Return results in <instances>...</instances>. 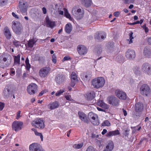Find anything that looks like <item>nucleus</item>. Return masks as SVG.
<instances>
[{"label": "nucleus", "mask_w": 151, "mask_h": 151, "mask_svg": "<svg viewBox=\"0 0 151 151\" xmlns=\"http://www.w3.org/2000/svg\"><path fill=\"white\" fill-rule=\"evenodd\" d=\"M29 151H45L42 149H40L39 145L37 143H33L30 145Z\"/></svg>", "instance_id": "nucleus-14"}, {"label": "nucleus", "mask_w": 151, "mask_h": 151, "mask_svg": "<svg viewBox=\"0 0 151 151\" xmlns=\"http://www.w3.org/2000/svg\"><path fill=\"white\" fill-rule=\"evenodd\" d=\"M143 109V104L140 103L136 104L135 105V110L137 112H141Z\"/></svg>", "instance_id": "nucleus-26"}, {"label": "nucleus", "mask_w": 151, "mask_h": 151, "mask_svg": "<svg viewBox=\"0 0 151 151\" xmlns=\"http://www.w3.org/2000/svg\"><path fill=\"white\" fill-rule=\"evenodd\" d=\"M63 10L64 11V16L67 18L69 19H71L70 14L68 12L67 9L65 8H64Z\"/></svg>", "instance_id": "nucleus-39"}, {"label": "nucleus", "mask_w": 151, "mask_h": 151, "mask_svg": "<svg viewBox=\"0 0 151 151\" xmlns=\"http://www.w3.org/2000/svg\"><path fill=\"white\" fill-rule=\"evenodd\" d=\"M26 68L27 70H29L30 68L31 65L29 63V60L28 58H27L25 60Z\"/></svg>", "instance_id": "nucleus-38"}, {"label": "nucleus", "mask_w": 151, "mask_h": 151, "mask_svg": "<svg viewBox=\"0 0 151 151\" xmlns=\"http://www.w3.org/2000/svg\"><path fill=\"white\" fill-rule=\"evenodd\" d=\"M13 43L14 45L16 47H18L20 45V42H19L17 41L16 40H15L13 42Z\"/></svg>", "instance_id": "nucleus-54"}, {"label": "nucleus", "mask_w": 151, "mask_h": 151, "mask_svg": "<svg viewBox=\"0 0 151 151\" xmlns=\"http://www.w3.org/2000/svg\"><path fill=\"white\" fill-rule=\"evenodd\" d=\"M36 41L37 40L34 38L30 39L28 41V46L30 48H32L33 47L34 45L36 43Z\"/></svg>", "instance_id": "nucleus-30"}, {"label": "nucleus", "mask_w": 151, "mask_h": 151, "mask_svg": "<svg viewBox=\"0 0 151 151\" xmlns=\"http://www.w3.org/2000/svg\"><path fill=\"white\" fill-rule=\"evenodd\" d=\"M72 13L75 16H79L82 18L84 14V11L81 10V9L78 7L75 6L74 7L72 10Z\"/></svg>", "instance_id": "nucleus-6"}, {"label": "nucleus", "mask_w": 151, "mask_h": 151, "mask_svg": "<svg viewBox=\"0 0 151 151\" xmlns=\"http://www.w3.org/2000/svg\"><path fill=\"white\" fill-rule=\"evenodd\" d=\"M98 104L101 107L106 109H108L109 107V106L105 104L102 101H99Z\"/></svg>", "instance_id": "nucleus-34"}, {"label": "nucleus", "mask_w": 151, "mask_h": 151, "mask_svg": "<svg viewBox=\"0 0 151 151\" xmlns=\"http://www.w3.org/2000/svg\"><path fill=\"white\" fill-rule=\"evenodd\" d=\"M22 122L16 121L14 122L12 124V127L13 129L16 132H18L21 130L23 125Z\"/></svg>", "instance_id": "nucleus-10"}, {"label": "nucleus", "mask_w": 151, "mask_h": 151, "mask_svg": "<svg viewBox=\"0 0 151 151\" xmlns=\"http://www.w3.org/2000/svg\"><path fill=\"white\" fill-rule=\"evenodd\" d=\"M72 27L71 24L70 23L66 24L65 26V32L69 34L72 31Z\"/></svg>", "instance_id": "nucleus-29"}, {"label": "nucleus", "mask_w": 151, "mask_h": 151, "mask_svg": "<svg viewBox=\"0 0 151 151\" xmlns=\"http://www.w3.org/2000/svg\"><path fill=\"white\" fill-rule=\"evenodd\" d=\"M143 52L144 55L147 57H149L151 54V52L150 51L149 48L147 47H145L144 48Z\"/></svg>", "instance_id": "nucleus-28"}, {"label": "nucleus", "mask_w": 151, "mask_h": 151, "mask_svg": "<svg viewBox=\"0 0 151 151\" xmlns=\"http://www.w3.org/2000/svg\"><path fill=\"white\" fill-rule=\"evenodd\" d=\"M32 126L39 129H43L44 127V122L41 119H37L31 123Z\"/></svg>", "instance_id": "nucleus-5"}, {"label": "nucleus", "mask_w": 151, "mask_h": 151, "mask_svg": "<svg viewBox=\"0 0 151 151\" xmlns=\"http://www.w3.org/2000/svg\"><path fill=\"white\" fill-rule=\"evenodd\" d=\"M7 0H0V6H2L6 4Z\"/></svg>", "instance_id": "nucleus-48"}, {"label": "nucleus", "mask_w": 151, "mask_h": 151, "mask_svg": "<svg viewBox=\"0 0 151 151\" xmlns=\"http://www.w3.org/2000/svg\"><path fill=\"white\" fill-rule=\"evenodd\" d=\"M47 91L45 90L42 91L39 94V96H42L44 94L46 93Z\"/></svg>", "instance_id": "nucleus-60"}, {"label": "nucleus", "mask_w": 151, "mask_h": 151, "mask_svg": "<svg viewBox=\"0 0 151 151\" xmlns=\"http://www.w3.org/2000/svg\"><path fill=\"white\" fill-rule=\"evenodd\" d=\"M10 89L9 87L5 88L3 92L4 96L6 98H8L9 96Z\"/></svg>", "instance_id": "nucleus-35"}, {"label": "nucleus", "mask_w": 151, "mask_h": 151, "mask_svg": "<svg viewBox=\"0 0 151 151\" xmlns=\"http://www.w3.org/2000/svg\"><path fill=\"white\" fill-rule=\"evenodd\" d=\"M133 33L132 32H131L129 34V39H128L127 40L129 41V43L130 44L133 42L132 40L133 39V37H132V35Z\"/></svg>", "instance_id": "nucleus-42"}, {"label": "nucleus", "mask_w": 151, "mask_h": 151, "mask_svg": "<svg viewBox=\"0 0 151 151\" xmlns=\"http://www.w3.org/2000/svg\"><path fill=\"white\" fill-rule=\"evenodd\" d=\"M120 14V13L119 12H116L114 13V15L116 17H118Z\"/></svg>", "instance_id": "nucleus-59"}, {"label": "nucleus", "mask_w": 151, "mask_h": 151, "mask_svg": "<svg viewBox=\"0 0 151 151\" xmlns=\"http://www.w3.org/2000/svg\"><path fill=\"white\" fill-rule=\"evenodd\" d=\"M52 62L54 63H55L56 62V56L55 54H54L52 56Z\"/></svg>", "instance_id": "nucleus-49"}, {"label": "nucleus", "mask_w": 151, "mask_h": 151, "mask_svg": "<svg viewBox=\"0 0 151 151\" xmlns=\"http://www.w3.org/2000/svg\"><path fill=\"white\" fill-rule=\"evenodd\" d=\"M114 147L113 142L112 141L109 142L106 146V149L103 151H111Z\"/></svg>", "instance_id": "nucleus-27"}, {"label": "nucleus", "mask_w": 151, "mask_h": 151, "mask_svg": "<svg viewBox=\"0 0 151 151\" xmlns=\"http://www.w3.org/2000/svg\"><path fill=\"white\" fill-rule=\"evenodd\" d=\"M141 70L146 74L151 75V65L148 63H144L141 67Z\"/></svg>", "instance_id": "nucleus-8"}, {"label": "nucleus", "mask_w": 151, "mask_h": 151, "mask_svg": "<svg viewBox=\"0 0 151 151\" xmlns=\"http://www.w3.org/2000/svg\"><path fill=\"white\" fill-rule=\"evenodd\" d=\"M64 97L68 101H73V99L72 98L71 96L69 94H65L64 96Z\"/></svg>", "instance_id": "nucleus-40"}, {"label": "nucleus", "mask_w": 151, "mask_h": 151, "mask_svg": "<svg viewBox=\"0 0 151 151\" xmlns=\"http://www.w3.org/2000/svg\"><path fill=\"white\" fill-rule=\"evenodd\" d=\"M105 80L101 77H98L93 79L91 81V85L94 88L98 89L102 87L104 85Z\"/></svg>", "instance_id": "nucleus-2"}, {"label": "nucleus", "mask_w": 151, "mask_h": 151, "mask_svg": "<svg viewBox=\"0 0 151 151\" xmlns=\"http://www.w3.org/2000/svg\"><path fill=\"white\" fill-rule=\"evenodd\" d=\"M134 71L136 75H138L140 73L139 68L138 67H136L134 68Z\"/></svg>", "instance_id": "nucleus-45"}, {"label": "nucleus", "mask_w": 151, "mask_h": 151, "mask_svg": "<svg viewBox=\"0 0 151 151\" xmlns=\"http://www.w3.org/2000/svg\"><path fill=\"white\" fill-rule=\"evenodd\" d=\"M106 37V34L102 32H97L95 35V37L99 41H101L105 38Z\"/></svg>", "instance_id": "nucleus-17"}, {"label": "nucleus", "mask_w": 151, "mask_h": 151, "mask_svg": "<svg viewBox=\"0 0 151 151\" xmlns=\"http://www.w3.org/2000/svg\"><path fill=\"white\" fill-rule=\"evenodd\" d=\"M20 23L16 20L14 21L12 23V29H15L16 27H19V26L21 25Z\"/></svg>", "instance_id": "nucleus-36"}, {"label": "nucleus", "mask_w": 151, "mask_h": 151, "mask_svg": "<svg viewBox=\"0 0 151 151\" xmlns=\"http://www.w3.org/2000/svg\"><path fill=\"white\" fill-rule=\"evenodd\" d=\"M35 133L36 135L40 136L41 141H43V136L41 133L38 132L37 131H35Z\"/></svg>", "instance_id": "nucleus-47"}, {"label": "nucleus", "mask_w": 151, "mask_h": 151, "mask_svg": "<svg viewBox=\"0 0 151 151\" xmlns=\"http://www.w3.org/2000/svg\"><path fill=\"white\" fill-rule=\"evenodd\" d=\"M65 92V90L64 89L60 90L58 91L55 93V96H59Z\"/></svg>", "instance_id": "nucleus-44"}, {"label": "nucleus", "mask_w": 151, "mask_h": 151, "mask_svg": "<svg viewBox=\"0 0 151 151\" xmlns=\"http://www.w3.org/2000/svg\"><path fill=\"white\" fill-rule=\"evenodd\" d=\"M45 24L47 27L51 28H53L55 25V22L52 21L50 19H46Z\"/></svg>", "instance_id": "nucleus-22"}, {"label": "nucleus", "mask_w": 151, "mask_h": 151, "mask_svg": "<svg viewBox=\"0 0 151 151\" xmlns=\"http://www.w3.org/2000/svg\"><path fill=\"white\" fill-rule=\"evenodd\" d=\"M120 133L119 131L117 129L109 132L106 134V136L107 137H109L119 135Z\"/></svg>", "instance_id": "nucleus-21"}, {"label": "nucleus", "mask_w": 151, "mask_h": 151, "mask_svg": "<svg viewBox=\"0 0 151 151\" xmlns=\"http://www.w3.org/2000/svg\"><path fill=\"white\" fill-rule=\"evenodd\" d=\"M143 22V20L142 19H140V20L139 21H137L134 22L133 23H128V24L130 25H134L135 24H141Z\"/></svg>", "instance_id": "nucleus-43"}, {"label": "nucleus", "mask_w": 151, "mask_h": 151, "mask_svg": "<svg viewBox=\"0 0 151 151\" xmlns=\"http://www.w3.org/2000/svg\"><path fill=\"white\" fill-rule=\"evenodd\" d=\"M11 57L9 54H4L0 56V67H8L11 64Z\"/></svg>", "instance_id": "nucleus-1"}, {"label": "nucleus", "mask_w": 151, "mask_h": 151, "mask_svg": "<svg viewBox=\"0 0 151 151\" xmlns=\"http://www.w3.org/2000/svg\"><path fill=\"white\" fill-rule=\"evenodd\" d=\"M65 76L62 74L58 75L55 78L56 82L58 84L61 83L65 81Z\"/></svg>", "instance_id": "nucleus-19"}, {"label": "nucleus", "mask_w": 151, "mask_h": 151, "mask_svg": "<svg viewBox=\"0 0 151 151\" xmlns=\"http://www.w3.org/2000/svg\"><path fill=\"white\" fill-rule=\"evenodd\" d=\"M79 118L80 119L85 122L87 123L88 120L87 119L86 115L83 112H79L78 113Z\"/></svg>", "instance_id": "nucleus-25"}, {"label": "nucleus", "mask_w": 151, "mask_h": 151, "mask_svg": "<svg viewBox=\"0 0 151 151\" xmlns=\"http://www.w3.org/2000/svg\"><path fill=\"white\" fill-rule=\"evenodd\" d=\"M147 41L150 45H151V37H149L147 39Z\"/></svg>", "instance_id": "nucleus-64"}, {"label": "nucleus", "mask_w": 151, "mask_h": 151, "mask_svg": "<svg viewBox=\"0 0 151 151\" xmlns=\"http://www.w3.org/2000/svg\"><path fill=\"white\" fill-rule=\"evenodd\" d=\"M83 145V142H81L80 143H77L73 144V147L76 149H78L81 148Z\"/></svg>", "instance_id": "nucleus-37"}, {"label": "nucleus", "mask_w": 151, "mask_h": 151, "mask_svg": "<svg viewBox=\"0 0 151 151\" xmlns=\"http://www.w3.org/2000/svg\"><path fill=\"white\" fill-rule=\"evenodd\" d=\"M12 15L15 18L18 19L19 18V17L14 12H12Z\"/></svg>", "instance_id": "nucleus-62"}, {"label": "nucleus", "mask_w": 151, "mask_h": 151, "mask_svg": "<svg viewBox=\"0 0 151 151\" xmlns=\"http://www.w3.org/2000/svg\"><path fill=\"white\" fill-rule=\"evenodd\" d=\"M131 128L132 129V133L133 134L135 133L137 131V127H131Z\"/></svg>", "instance_id": "nucleus-58"}, {"label": "nucleus", "mask_w": 151, "mask_h": 151, "mask_svg": "<svg viewBox=\"0 0 151 151\" xmlns=\"http://www.w3.org/2000/svg\"><path fill=\"white\" fill-rule=\"evenodd\" d=\"M77 51L80 55H84L87 53L88 49L84 45H80L77 47Z\"/></svg>", "instance_id": "nucleus-13"}, {"label": "nucleus", "mask_w": 151, "mask_h": 151, "mask_svg": "<svg viewBox=\"0 0 151 151\" xmlns=\"http://www.w3.org/2000/svg\"><path fill=\"white\" fill-rule=\"evenodd\" d=\"M50 68L48 67H44L41 68L39 72V75L41 78H44L47 76L50 71Z\"/></svg>", "instance_id": "nucleus-11"}, {"label": "nucleus", "mask_w": 151, "mask_h": 151, "mask_svg": "<svg viewBox=\"0 0 151 151\" xmlns=\"http://www.w3.org/2000/svg\"><path fill=\"white\" fill-rule=\"evenodd\" d=\"M95 93L94 91H92L87 93L85 95V97L88 100L93 99L95 97Z\"/></svg>", "instance_id": "nucleus-24"}, {"label": "nucleus", "mask_w": 151, "mask_h": 151, "mask_svg": "<svg viewBox=\"0 0 151 151\" xmlns=\"http://www.w3.org/2000/svg\"><path fill=\"white\" fill-rule=\"evenodd\" d=\"M140 91L141 94L147 96L150 95L151 90L148 85L146 84H143L140 87Z\"/></svg>", "instance_id": "nucleus-3"}, {"label": "nucleus", "mask_w": 151, "mask_h": 151, "mask_svg": "<svg viewBox=\"0 0 151 151\" xmlns=\"http://www.w3.org/2000/svg\"><path fill=\"white\" fill-rule=\"evenodd\" d=\"M126 56L129 59H133L135 57V52L133 50L129 49L126 51Z\"/></svg>", "instance_id": "nucleus-18"}, {"label": "nucleus", "mask_w": 151, "mask_h": 151, "mask_svg": "<svg viewBox=\"0 0 151 151\" xmlns=\"http://www.w3.org/2000/svg\"><path fill=\"white\" fill-rule=\"evenodd\" d=\"M42 10L43 11V13L44 14H45L46 13L47 10L45 7H43L42 9Z\"/></svg>", "instance_id": "nucleus-63"}, {"label": "nucleus", "mask_w": 151, "mask_h": 151, "mask_svg": "<svg viewBox=\"0 0 151 151\" xmlns=\"http://www.w3.org/2000/svg\"><path fill=\"white\" fill-rule=\"evenodd\" d=\"M14 57V64L15 65H19L20 64V55L19 54Z\"/></svg>", "instance_id": "nucleus-32"}, {"label": "nucleus", "mask_w": 151, "mask_h": 151, "mask_svg": "<svg viewBox=\"0 0 151 151\" xmlns=\"http://www.w3.org/2000/svg\"><path fill=\"white\" fill-rule=\"evenodd\" d=\"M116 96L120 99L125 100L127 98L126 93L122 91L117 90L115 92Z\"/></svg>", "instance_id": "nucleus-15"}, {"label": "nucleus", "mask_w": 151, "mask_h": 151, "mask_svg": "<svg viewBox=\"0 0 151 151\" xmlns=\"http://www.w3.org/2000/svg\"><path fill=\"white\" fill-rule=\"evenodd\" d=\"M88 117L94 125H98L99 124L98 117L96 114L92 112H90L88 114Z\"/></svg>", "instance_id": "nucleus-4"}, {"label": "nucleus", "mask_w": 151, "mask_h": 151, "mask_svg": "<svg viewBox=\"0 0 151 151\" xmlns=\"http://www.w3.org/2000/svg\"><path fill=\"white\" fill-rule=\"evenodd\" d=\"M70 58L68 56H65L63 59L62 60V61L64 62V61L67 60H68L70 59Z\"/></svg>", "instance_id": "nucleus-57"}, {"label": "nucleus", "mask_w": 151, "mask_h": 151, "mask_svg": "<svg viewBox=\"0 0 151 151\" xmlns=\"http://www.w3.org/2000/svg\"><path fill=\"white\" fill-rule=\"evenodd\" d=\"M71 82L70 85L71 86L73 87L78 81L77 76L75 72H72L71 75Z\"/></svg>", "instance_id": "nucleus-16"}, {"label": "nucleus", "mask_w": 151, "mask_h": 151, "mask_svg": "<svg viewBox=\"0 0 151 151\" xmlns=\"http://www.w3.org/2000/svg\"><path fill=\"white\" fill-rule=\"evenodd\" d=\"M108 102L113 106H117L119 104V100L113 96H110L108 98Z\"/></svg>", "instance_id": "nucleus-12"}, {"label": "nucleus", "mask_w": 151, "mask_h": 151, "mask_svg": "<svg viewBox=\"0 0 151 151\" xmlns=\"http://www.w3.org/2000/svg\"><path fill=\"white\" fill-rule=\"evenodd\" d=\"M86 151H95L94 148L92 147L89 146L86 149Z\"/></svg>", "instance_id": "nucleus-51"}, {"label": "nucleus", "mask_w": 151, "mask_h": 151, "mask_svg": "<svg viewBox=\"0 0 151 151\" xmlns=\"http://www.w3.org/2000/svg\"><path fill=\"white\" fill-rule=\"evenodd\" d=\"M13 31L17 34H20L21 33L22 30V25L19 26V27H16L15 29H12Z\"/></svg>", "instance_id": "nucleus-33"}, {"label": "nucleus", "mask_w": 151, "mask_h": 151, "mask_svg": "<svg viewBox=\"0 0 151 151\" xmlns=\"http://www.w3.org/2000/svg\"><path fill=\"white\" fill-rule=\"evenodd\" d=\"M28 6L27 3L24 1H20L19 3V8L23 14L27 13Z\"/></svg>", "instance_id": "nucleus-9"}, {"label": "nucleus", "mask_w": 151, "mask_h": 151, "mask_svg": "<svg viewBox=\"0 0 151 151\" xmlns=\"http://www.w3.org/2000/svg\"><path fill=\"white\" fill-rule=\"evenodd\" d=\"M15 71L14 69L13 68H12L11 69L10 74L12 75L13 76L15 74Z\"/></svg>", "instance_id": "nucleus-55"}, {"label": "nucleus", "mask_w": 151, "mask_h": 151, "mask_svg": "<svg viewBox=\"0 0 151 151\" xmlns=\"http://www.w3.org/2000/svg\"><path fill=\"white\" fill-rule=\"evenodd\" d=\"M21 111H18L17 114V116L16 117V119H18L20 116Z\"/></svg>", "instance_id": "nucleus-61"}, {"label": "nucleus", "mask_w": 151, "mask_h": 151, "mask_svg": "<svg viewBox=\"0 0 151 151\" xmlns=\"http://www.w3.org/2000/svg\"><path fill=\"white\" fill-rule=\"evenodd\" d=\"M134 1V0H124V3L125 4L132 3Z\"/></svg>", "instance_id": "nucleus-52"}, {"label": "nucleus", "mask_w": 151, "mask_h": 151, "mask_svg": "<svg viewBox=\"0 0 151 151\" xmlns=\"http://www.w3.org/2000/svg\"><path fill=\"white\" fill-rule=\"evenodd\" d=\"M59 106V103L57 101L50 103L48 105V107L51 110L54 109L58 107Z\"/></svg>", "instance_id": "nucleus-23"}, {"label": "nucleus", "mask_w": 151, "mask_h": 151, "mask_svg": "<svg viewBox=\"0 0 151 151\" xmlns=\"http://www.w3.org/2000/svg\"><path fill=\"white\" fill-rule=\"evenodd\" d=\"M142 28H143V29H144L146 33H147L148 32V28L146 27V25L145 24H144L142 26Z\"/></svg>", "instance_id": "nucleus-53"}, {"label": "nucleus", "mask_w": 151, "mask_h": 151, "mask_svg": "<svg viewBox=\"0 0 151 151\" xmlns=\"http://www.w3.org/2000/svg\"><path fill=\"white\" fill-rule=\"evenodd\" d=\"M129 129H127L124 130L123 133V135L125 137H128L129 134Z\"/></svg>", "instance_id": "nucleus-46"}, {"label": "nucleus", "mask_w": 151, "mask_h": 151, "mask_svg": "<svg viewBox=\"0 0 151 151\" xmlns=\"http://www.w3.org/2000/svg\"><path fill=\"white\" fill-rule=\"evenodd\" d=\"M102 126H109L111 125V123L108 120H106L104 121L101 124Z\"/></svg>", "instance_id": "nucleus-41"}, {"label": "nucleus", "mask_w": 151, "mask_h": 151, "mask_svg": "<svg viewBox=\"0 0 151 151\" xmlns=\"http://www.w3.org/2000/svg\"><path fill=\"white\" fill-rule=\"evenodd\" d=\"M81 3L85 6L88 7L91 5V0H81Z\"/></svg>", "instance_id": "nucleus-31"}, {"label": "nucleus", "mask_w": 151, "mask_h": 151, "mask_svg": "<svg viewBox=\"0 0 151 151\" xmlns=\"http://www.w3.org/2000/svg\"><path fill=\"white\" fill-rule=\"evenodd\" d=\"M4 107V104L3 103L0 102V111H1Z\"/></svg>", "instance_id": "nucleus-56"}, {"label": "nucleus", "mask_w": 151, "mask_h": 151, "mask_svg": "<svg viewBox=\"0 0 151 151\" xmlns=\"http://www.w3.org/2000/svg\"><path fill=\"white\" fill-rule=\"evenodd\" d=\"M37 86L34 83H31L28 86L27 88V91L30 95L34 94L37 91Z\"/></svg>", "instance_id": "nucleus-7"}, {"label": "nucleus", "mask_w": 151, "mask_h": 151, "mask_svg": "<svg viewBox=\"0 0 151 151\" xmlns=\"http://www.w3.org/2000/svg\"><path fill=\"white\" fill-rule=\"evenodd\" d=\"M114 46L113 45H109L108 46V50L107 51L109 52L113 50Z\"/></svg>", "instance_id": "nucleus-50"}, {"label": "nucleus", "mask_w": 151, "mask_h": 151, "mask_svg": "<svg viewBox=\"0 0 151 151\" xmlns=\"http://www.w3.org/2000/svg\"><path fill=\"white\" fill-rule=\"evenodd\" d=\"M4 35L6 39L8 40L10 39L12 35L9 28L7 27H5L4 29Z\"/></svg>", "instance_id": "nucleus-20"}]
</instances>
